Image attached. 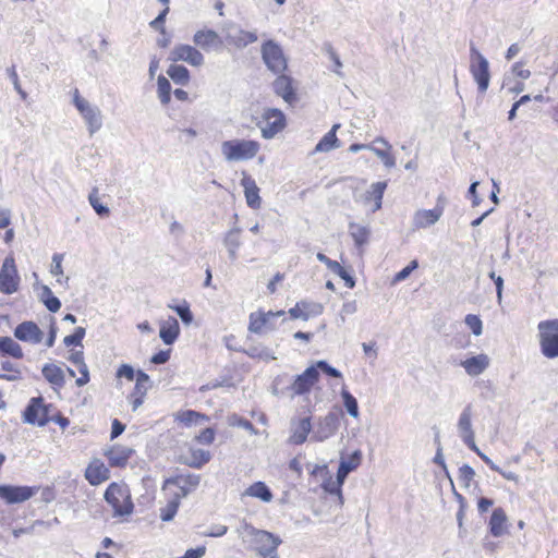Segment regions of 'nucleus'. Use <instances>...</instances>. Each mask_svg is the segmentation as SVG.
<instances>
[{"label":"nucleus","instance_id":"0e129e2a","mask_svg":"<svg viewBox=\"0 0 558 558\" xmlns=\"http://www.w3.org/2000/svg\"><path fill=\"white\" fill-rule=\"evenodd\" d=\"M264 316H265V328L274 329L275 325L272 324V319L278 318V317H284L286 312L284 311H277V312L268 311V312H264Z\"/></svg>","mask_w":558,"mask_h":558},{"label":"nucleus","instance_id":"a18cd8bd","mask_svg":"<svg viewBox=\"0 0 558 558\" xmlns=\"http://www.w3.org/2000/svg\"><path fill=\"white\" fill-rule=\"evenodd\" d=\"M180 505L179 495L170 500L166 507L160 509V519L165 522L171 521L177 514Z\"/></svg>","mask_w":558,"mask_h":558},{"label":"nucleus","instance_id":"20e7f679","mask_svg":"<svg viewBox=\"0 0 558 558\" xmlns=\"http://www.w3.org/2000/svg\"><path fill=\"white\" fill-rule=\"evenodd\" d=\"M73 105L84 119L90 135L101 129L102 114L100 109L96 105H93L87 99L83 98L80 95L78 89H75L73 93Z\"/></svg>","mask_w":558,"mask_h":558},{"label":"nucleus","instance_id":"8fccbe9b","mask_svg":"<svg viewBox=\"0 0 558 558\" xmlns=\"http://www.w3.org/2000/svg\"><path fill=\"white\" fill-rule=\"evenodd\" d=\"M86 330L84 327H76L72 335L64 337L63 343L65 347L82 345V340L85 337Z\"/></svg>","mask_w":558,"mask_h":558},{"label":"nucleus","instance_id":"3c124183","mask_svg":"<svg viewBox=\"0 0 558 558\" xmlns=\"http://www.w3.org/2000/svg\"><path fill=\"white\" fill-rule=\"evenodd\" d=\"M307 305H308V302H305V301H301L299 303H296V305L292 308L289 310V315L292 319H303V320H307L308 319V313L305 312V308H307Z\"/></svg>","mask_w":558,"mask_h":558},{"label":"nucleus","instance_id":"09e8293b","mask_svg":"<svg viewBox=\"0 0 558 558\" xmlns=\"http://www.w3.org/2000/svg\"><path fill=\"white\" fill-rule=\"evenodd\" d=\"M169 308L173 310L179 317L181 318L182 323L185 325H190L193 322V314L190 310V306L184 302L183 304L179 305H168Z\"/></svg>","mask_w":558,"mask_h":558},{"label":"nucleus","instance_id":"a211bd4d","mask_svg":"<svg viewBox=\"0 0 558 558\" xmlns=\"http://www.w3.org/2000/svg\"><path fill=\"white\" fill-rule=\"evenodd\" d=\"M109 469L99 459H95L89 463L85 471V477L90 485H99L109 478Z\"/></svg>","mask_w":558,"mask_h":558},{"label":"nucleus","instance_id":"e433bc0d","mask_svg":"<svg viewBox=\"0 0 558 558\" xmlns=\"http://www.w3.org/2000/svg\"><path fill=\"white\" fill-rule=\"evenodd\" d=\"M387 187L386 182L373 183L366 192V201L373 199L375 202L373 211L380 209L384 192Z\"/></svg>","mask_w":558,"mask_h":558},{"label":"nucleus","instance_id":"49530a36","mask_svg":"<svg viewBox=\"0 0 558 558\" xmlns=\"http://www.w3.org/2000/svg\"><path fill=\"white\" fill-rule=\"evenodd\" d=\"M88 201L90 206L94 208V210L99 215L100 217H107L110 213L108 206L101 204L99 202L98 197V190L94 189L90 194L88 195Z\"/></svg>","mask_w":558,"mask_h":558},{"label":"nucleus","instance_id":"72a5a7b5","mask_svg":"<svg viewBox=\"0 0 558 558\" xmlns=\"http://www.w3.org/2000/svg\"><path fill=\"white\" fill-rule=\"evenodd\" d=\"M375 144H379L377 149H374V154L381 160L387 168H392L396 165L395 158L390 155L389 150L391 146L383 137H377L374 141Z\"/></svg>","mask_w":558,"mask_h":558},{"label":"nucleus","instance_id":"603ef678","mask_svg":"<svg viewBox=\"0 0 558 558\" xmlns=\"http://www.w3.org/2000/svg\"><path fill=\"white\" fill-rule=\"evenodd\" d=\"M465 324L472 330L475 336H480L483 331V324L480 316L469 314L465 316Z\"/></svg>","mask_w":558,"mask_h":558},{"label":"nucleus","instance_id":"13d9d810","mask_svg":"<svg viewBox=\"0 0 558 558\" xmlns=\"http://www.w3.org/2000/svg\"><path fill=\"white\" fill-rule=\"evenodd\" d=\"M315 367L317 371L320 369L330 377H333V378L342 377V374L340 373V371H338L336 367L329 365L325 360L317 361Z\"/></svg>","mask_w":558,"mask_h":558},{"label":"nucleus","instance_id":"a878e982","mask_svg":"<svg viewBox=\"0 0 558 558\" xmlns=\"http://www.w3.org/2000/svg\"><path fill=\"white\" fill-rule=\"evenodd\" d=\"M460 365L470 376H477L488 367L489 359L486 354H478L461 361Z\"/></svg>","mask_w":558,"mask_h":558},{"label":"nucleus","instance_id":"9b49d317","mask_svg":"<svg viewBox=\"0 0 558 558\" xmlns=\"http://www.w3.org/2000/svg\"><path fill=\"white\" fill-rule=\"evenodd\" d=\"M338 427L339 414L337 412H329L318 420L312 439L315 441H324L335 435Z\"/></svg>","mask_w":558,"mask_h":558},{"label":"nucleus","instance_id":"bf43d9fd","mask_svg":"<svg viewBox=\"0 0 558 558\" xmlns=\"http://www.w3.org/2000/svg\"><path fill=\"white\" fill-rule=\"evenodd\" d=\"M168 13H169V7H166L158 14V16L149 23L150 27L154 28L155 31H158L163 34L165 33V21H166Z\"/></svg>","mask_w":558,"mask_h":558},{"label":"nucleus","instance_id":"ea45409f","mask_svg":"<svg viewBox=\"0 0 558 558\" xmlns=\"http://www.w3.org/2000/svg\"><path fill=\"white\" fill-rule=\"evenodd\" d=\"M157 85H158L157 93H158V97L160 99V102L162 105H168L170 102V99H171V84H170V82L163 75H159L158 80H157Z\"/></svg>","mask_w":558,"mask_h":558},{"label":"nucleus","instance_id":"4468645a","mask_svg":"<svg viewBox=\"0 0 558 558\" xmlns=\"http://www.w3.org/2000/svg\"><path fill=\"white\" fill-rule=\"evenodd\" d=\"M458 427L464 444L478 454L481 451L477 449L474 440V432L472 429V407L470 404L466 405L460 414Z\"/></svg>","mask_w":558,"mask_h":558},{"label":"nucleus","instance_id":"9d476101","mask_svg":"<svg viewBox=\"0 0 558 558\" xmlns=\"http://www.w3.org/2000/svg\"><path fill=\"white\" fill-rule=\"evenodd\" d=\"M19 276L14 258L9 256L4 259L0 270V292L12 294L17 290Z\"/></svg>","mask_w":558,"mask_h":558},{"label":"nucleus","instance_id":"c9c22d12","mask_svg":"<svg viewBox=\"0 0 558 558\" xmlns=\"http://www.w3.org/2000/svg\"><path fill=\"white\" fill-rule=\"evenodd\" d=\"M167 75L179 85H187L190 82V71L184 65L171 64L167 69Z\"/></svg>","mask_w":558,"mask_h":558},{"label":"nucleus","instance_id":"37998d69","mask_svg":"<svg viewBox=\"0 0 558 558\" xmlns=\"http://www.w3.org/2000/svg\"><path fill=\"white\" fill-rule=\"evenodd\" d=\"M177 420L180 422L186 424V425H193V424H199L202 421H206L207 416L204 414H201L193 410H186L183 412H180L177 415Z\"/></svg>","mask_w":558,"mask_h":558},{"label":"nucleus","instance_id":"423d86ee","mask_svg":"<svg viewBox=\"0 0 558 558\" xmlns=\"http://www.w3.org/2000/svg\"><path fill=\"white\" fill-rule=\"evenodd\" d=\"M257 125L264 138H274L286 128V116L281 110L276 108L265 109Z\"/></svg>","mask_w":558,"mask_h":558},{"label":"nucleus","instance_id":"aec40b11","mask_svg":"<svg viewBox=\"0 0 558 558\" xmlns=\"http://www.w3.org/2000/svg\"><path fill=\"white\" fill-rule=\"evenodd\" d=\"M132 453L133 450L131 448L122 445H114L104 452L111 466H124Z\"/></svg>","mask_w":558,"mask_h":558},{"label":"nucleus","instance_id":"58836bf2","mask_svg":"<svg viewBox=\"0 0 558 558\" xmlns=\"http://www.w3.org/2000/svg\"><path fill=\"white\" fill-rule=\"evenodd\" d=\"M210 452L204 449H192L191 450V460L187 464L191 468L201 469L204 464H206L210 460Z\"/></svg>","mask_w":558,"mask_h":558},{"label":"nucleus","instance_id":"c85d7f7f","mask_svg":"<svg viewBox=\"0 0 558 558\" xmlns=\"http://www.w3.org/2000/svg\"><path fill=\"white\" fill-rule=\"evenodd\" d=\"M246 496L257 498L264 502H270L274 498L270 488L262 481L253 483L242 493V498Z\"/></svg>","mask_w":558,"mask_h":558},{"label":"nucleus","instance_id":"864d4df0","mask_svg":"<svg viewBox=\"0 0 558 558\" xmlns=\"http://www.w3.org/2000/svg\"><path fill=\"white\" fill-rule=\"evenodd\" d=\"M175 482L178 484H183L193 490L199 485L201 476L197 474L180 475L177 477Z\"/></svg>","mask_w":558,"mask_h":558},{"label":"nucleus","instance_id":"1a4fd4ad","mask_svg":"<svg viewBox=\"0 0 558 558\" xmlns=\"http://www.w3.org/2000/svg\"><path fill=\"white\" fill-rule=\"evenodd\" d=\"M24 422L31 425L45 426L48 417V405L41 397L32 398L23 413Z\"/></svg>","mask_w":558,"mask_h":558},{"label":"nucleus","instance_id":"c756f323","mask_svg":"<svg viewBox=\"0 0 558 558\" xmlns=\"http://www.w3.org/2000/svg\"><path fill=\"white\" fill-rule=\"evenodd\" d=\"M45 379L53 387L62 388L65 384L64 371L52 363L45 364L41 369Z\"/></svg>","mask_w":558,"mask_h":558},{"label":"nucleus","instance_id":"7c9ffc66","mask_svg":"<svg viewBox=\"0 0 558 558\" xmlns=\"http://www.w3.org/2000/svg\"><path fill=\"white\" fill-rule=\"evenodd\" d=\"M340 128V124H333L331 130L327 132L323 138L317 143L315 147L316 153H327L340 146L339 140L336 135L337 130Z\"/></svg>","mask_w":558,"mask_h":558},{"label":"nucleus","instance_id":"79ce46f5","mask_svg":"<svg viewBox=\"0 0 558 558\" xmlns=\"http://www.w3.org/2000/svg\"><path fill=\"white\" fill-rule=\"evenodd\" d=\"M265 329L264 311H257L250 314L248 330L253 333H262Z\"/></svg>","mask_w":558,"mask_h":558},{"label":"nucleus","instance_id":"f8f14e48","mask_svg":"<svg viewBox=\"0 0 558 558\" xmlns=\"http://www.w3.org/2000/svg\"><path fill=\"white\" fill-rule=\"evenodd\" d=\"M169 59L173 62L184 61L193 66H201L204 64L203 53L190 45H177L171 50Z\"/></svg>","mask_w":558,"mask_h":558},{"label":"nucleus","instance_id":"a19ab883","mask_svg":"<svg viewBox=\"0 0 558 558\" xmlns=\"http://www.w3.org/2000/svg\"><path fill=\"white\" fill-rule=\"evenodd\" d=\"M341 398L343 400V405L349 413L350 416L356 418L359 417V404L357 400L353 395H351L347 389L341 390Z\"/></svg>","mask_w":558,"mask_h":558},{"label":"nucleus","instance_id":"2eb2a0df","mask_svg":"<svg viewBox=\"0 0 558 558\" xmlns=\"http://www.w3.org/2000/svg\"><path fill=\"white\" fill-rule=\"evenodd\" d=\"M14 337L21 341L37 344L43 341L44 332L36 323L27 320L15 327Z\"/></svg>","mask_w":558,"mask_h":558},{"label":"nucleus","instance_id":"412c9836","mask_svg":"<svg viewBox=\"0 0 558 558\" xmlns=\"http://www.w3.org/2000/svg\"><path fill=\"white\" fill-rule=\"evenodd\" d=\"M180 335V325L177 318L170 316L160 324L159 337L167 345L175 342Z\"/></svg>","mask_w":558,"mask_h":558},{"label":"nucleus","instance_id":"680f3d73","mask_svg":"<svg viewBox=\"0 0 558 558\" xmlns=\"http://www.w3.org/2000/svg\"><path fill=\"white\" fill-rule=\"evenodd\" d=\"M62 260H63L62 254H59V253L53 254L52 265H51V270H50V272L53 276H62L63 275Z\"/></svg>","mask_w":558,"mask_h":558},{"label":"nucleus","instance_id":"0eeeda50","mask_svg":"<svg viewBox=\"0 0 558 558\" xmlns=\"http://www.w3.org/2000/svg\"><path fill=\"white\" fill-rule=\"evenodd\" d=\"M262 58L267 69L275 74L283 73L287 59L281 47L274 40H267L262 46Z\"/></svg>","mask_w":558,"mask_h":558},{"label":"nucleus","instance_id":"4be33fe9","mask_svg":"<svg viewBox=\"0 0 558 558\" xmlns=\"http://www.w3.org/2000/svg\"><path fill=\"white\" fill-rule=\"evenodd\" d=\"M489 532L495 537H500L508 532V518L502 508H496L488 522Z\"/></svg>","mask_w":558,"mask_h":558},{"label":"nucleus","instance_id":"f3484780","mask_svg":"<svg viewBox=\"0 0 558 558\" xmlns=\"http://www.w3.org/2000/svg\"><path fill=\"white\" fill-rule=\"evenodd\" d=\"M193 41L205 51L218 49L222 44L217 32L213 29L197 31L193 36Z\"/></svg>","mask_w":558,"mask_h":558},{"label":"nucleus","instance_id":"f704fd0d","mask_svg":"<svg viewBox=\"0 0 558 558\" xmlns=\"http://www.w3.org/2000/svg\"><path fill=\"white\" fill-rule=\"evenodd\" d=\"M0 353L14 359H22L24 355L21 345L10 337H0Z\"/></svg>","mask_w":558,"mask_h":558},{"label":"nucleus","instance_id":"393cba45","mask_svg":"<svg viewBox=\"0 0 558 558\" xmlns=\"http://www.w3.org/2000/svg\"><path fill=\"white\" fill-rule=\"evenodd\" d=\"M272 86L275 93L278 96L282 97L286 102L292 104L296 99L294 89L292 87V80L290 76L283 74L279 75L275 80Z\"/></svg>","mask_w":558,"mask_h":558},{"label":"nucleus","instance_id":"f03ea898","mask_svg":"<svg viewBox=\"0 0 558 558\" xmlns=\"http://www.w3.org/2000/svg\"><path fill=\"white\" fill-rule=\"evenodd\" d=\"M537 329L542 354L547 359L558 357V318L539 322Z\"/></svg>","mask_w":558,"mask_h":558},{"label":"nucleus","instance_id":"052dcab7","mask_svg":"<svg viewBox=\"0 0 558 558\" xmlns=\"http://www.w3.org/2000/svg\"><path fill=\"white\" fill-rule=\"evenodd\" d=\"M343 484H340L339 481L337 480L336 482H328V483H325L323 485L324 489L331 494V495H337L338 498H339V504L340 505H343V497H342V492H341V486Z\"/></svg>","mask_w":558,"mask_h":558},{"label":"nucleus","instance_id":"39448f33","mask_svg":"<svg viewBox=\"0 0 558 558\" xmlns=\"http://www.w3.org/2000/svg\"><path fill=\"white\" fill-rule=\"evenodd\" d=\"M470 72L481 93H485L489 86L490 73L486 58L475 48L470 49Z\"/></svg>","mask_w":558,"mask_h":558},{"label":"nucleus","instance_id":"de8ad7c7","mask_svg":"<svg viewBox=\"0 0 558 558\" xmlns=\"http://www.w3.org/2000/svg\"><path fill=\"white\" fill-rule=\"evenodd\" d=\"M329 270H331L333 274L338 275L341 279H343L348 288H354V278L337 260L330 264Z\"/></svg>","mask_w":558,"mask_h":558},{"label":"nucleus","instance_id":"f257e3e1","mask_svg":"<svg viewBox=\"0 0 558 558\" xmlns=\"http://www.w3.org/2000/svg\"><path fill=\"white\" fill-rule=\"evenodd\" d=\"M259 149L260 144L254 140H229L221 144V154L228 162L251 160Z\"/></svg>","mask_w":558,"mask_h":558},{"label":"nucleus","instance_id":"4c0bfd02","mask_svg":"<svg viewBox=\"0 0 558 558\" xmlns=\"http://www.w3.org/2000/svg\"><path fill=\"white\" fill-rule=\"evenodd\" d=\"M1 369L5 372L3 374H0L1 379H5L8 381H19L22 379L20 368L10 361H2Z\"/></svg>","mask_w":558,"mask_h":558},{"label":"nucleus","instance_id":"4d7b16f0","mask_svg":"<svg viewBox=\"0 0 558 558\" xmlns=\"http://www.w3.org/2000/svg\"><path fill=\"white\" fill-rule=\"evenodd\" d=\"M475 476V472L472 466L464 464L459 469V480L465 486H469Z\"/></svg>","mask_w":558,"mask_h":558},{"label":"nucleus","instance_id":"c03bdc74","mask_svg":"<svg viewBox=\"0 0 558 558\" xmlns=\"http://www.w3.org/2000/svg\"><path fill=\"white\" fill-rule=\"evenodd\" d=\"M478 456L488 465V468L492 471L499 473L505 480L512 481V482L519 481V476L515 473L507 472V471L502 470L501 468L496 465L487 456H485L482 452H478Z\"/></svg>","mask_w":558,"mask_h":558},{"label":"nucleus","instance_id":"ddd939ff","mask_svg":"<svg viewBox=\"0 0 558 558\" xmlns=\"http://www.w3.org/2000/svg\"><path fill=\"white\" fill-rule=\"evenodd\" d=\"M319 372L314 365L307 367L302 374L298 375L291 385L294 395H304L311 391L312 387L318 381Z\"/></svg>","mask_w":558,"mask_h":558},{"label":"nucleus","instance_id":"69168bd1","mask_svg":"<svg viewBox=\"0 0 558 558\" xmlns=\"http://www.w3.org/2000/svg\"><path fill=\"white\" fill-rule=\"evenodd\" d=\"M357 311V305L355 301H348L342 304L340 317L341 320H345V315H352Z\"/></svg>","mask_w":558,"mask_h":558},{"label":"nucleus","instance_id":"dca6fc26","mask_svg":"<svg viewBox=\"0 0 558 558\" xmlns=\"http://www.w3.org/2000/svg\"><path fill=\"white\" fill-rule=\"evenodd\" d=\"M34 495V489L29 486H0V498L8 504H17L28 500Z\"/></svg>","mask_w":558,"mask_h":558},{"label":"nucleus","instance_id":"473e14b6","mask_svg":"<svg viewBox=\"0 0 558 558\" xmlns=\"http://www.w3.org/2000/svg\"><path fill=\"white\" fill-rule=\"evenodd\" d=\"M349 233L357 248H361L368 242L371 231L367 226L355 222L349 223Z\"/></svg>","mask_w":558,"mask_h":558},{"label":"nucleus","instance_id":"bb28decb","mask_svg":"<svg viewBox=\"0 0 558 558\" xmlns=\"http://www.w3.org/2000/svg\"><path fill=\"white\" fill-rule=\"evenodd\" d=\"M446 198L439 195L437 203L433 209L421 211V228H426L434 225L442 216L445 210Z\"/></svg>","mask_w":558,"mask_h":558},{"label":"nucleus","instance_id":"338daca9","mask_svg":"<svg viewBox=\"0 0 558 558\" xmlns=\"http://www.w3.org/2000/svg\"><path fill=\"white\" fill-rule=\"evenodd\" d=\"M196 439L201 444L210 445L215 440V432L213 428H205Z\"/></svg>","mask_w":558,"mask_h":558},{"label":"nucleus","instance_id":"2f4dec72","mask_svg":"<svg viewBox=\"0 0 558 558\" xmlns=\"http://www.w3.org/2000/svg\"><path fill=\"white\" fill-rule=\"evenodd\" d=\"M242 230L239 227L230 229L223 239V244L228 250V254L231 260L236 258V251L241 245L240 234Z\"/></svg>","mask_w":558,"mask_h":558},{"label":"nucleus","instance_id":"b1692460","mask_svg":"<svg viewBox=\"0 0 558 558\" xmlns=\"http://www.w3.org/2000/svg\"><path fill=\"white\" fill-rule=\"evenodd\" d=\"M257 34L255 32H247L241 28H234L231 29L227 34V41L230 45H233L234 47L241 49L246 47L250 44H253L257 40Z\"/></svg>","mask_w":558,"mask_h":558},{"label":"nucleus","instance_id":"cd10ccee","mask_svg":"<svg viewBox=\"0 0 558 558\" xmlns=\"http://www.w3.org/2000/svg\"><path fill=\"white\" fill-rule=\"evenodd\" d=\"M312 430L311 417H303L296 424H292V435L290 442L294 445H302L306 441L308 434Z\"/></svg>","mask_w":558,"mask_h":558},{"label":"nucleus","instance_id":"6e6552de","mask_svg":"<svg viewBox=\"0 0 558 558\" xmlns=\"http://www.w3.org/2000/svg\"><path fill=\"white\" fill-rule=\"evenodd\" d=\"M251 535L256 536V541L260 544L257 551L263 558H270L278 555V546L282 543L281 538L268 531L256 530L255 527L245 524Z\"/></svg>","mask_w":558,"mask_h":558},{"label":"nucleus","instance_id":"6e6d98bb","mask_svg":"<svg viewBox=\"0 0 558 558\" xmlns=\"http://www.w3.org/2000/svg\"><path fill=\"white\" fill-rule=\"evenodd\" d=\"M417 267V259H413L407 267H404L402 270L396 274L395 278L392 279V283L405 280L411 275V272Z\"/></svg>","mask_w":558,"mask_h":558},{"label":"nucleus","instance_id":"5701e85b","mask_svg":"<svg viewBox=\"0 0 558 558\" xmlns=\"http://www.w3.org/2000/svg\"><path fill=\"white\" fill-rule=\"evenodd\" d=\"M361 460H362V453L360 450H355L348 458H341L339 468L337 471V478L340 484H343L347 476L361 464Z\"/></svg>","mask_w":558,"mask_h":558},{"label":"nucleus","instance_id":"e2e57ef3","mask_svg":"<svg viewBox=\"0 0 558 558\" xmlns=\"http://www.w3.org/2000/svg\"><path fill=\"white\" fill-rule=\"evenodd\" d=\"M148 383H149V376L141 369L137 371L136 372V384H135L134 391L142 392L144 390V388H147L145 385Z\"/></svg>","mask_w":558,"mask_h":558},{"label":"nucleus","instance_id":"7ed1b4c3","mask_svg":"<svg viewBox=\"0 0 558 558\" xmlns=\"http://www.w3.org/2000/svg\"><path fill=\"white\" fill-rule=\"evenodd\" d=\"M105 500L113 508L114 515H126L133 511V502L129 489L117 483H111L105 492Z\"/></svg>","mask_w":558,"mask_h":558},{"label":"nucleus","instance_id":"6ab92c4d","mask_svg":"<svg viewBox=\"0 0 558 558\" xmlns=\"http://www.w3.org/2000/svg\"><path fill=\"white\" fill-rule=\"evenodd\" d=\"M241 185L244 189V195L248 207L257 209L260 207L262 199L259 197V187L256 185L251 175L243 172Z\"/></svg>","mask_w":558,"mask_h":558},{"label":"nucleus","instance_id":"5fc2aeb1","mask_svg":"<svg viewBox=\"0 0 558 558\" xmlns=\"http://www.w3.org/2000/svg\"><path fill=\"white\" fill-rule=\"evenodd\" d=\"M247 355L251 357H259L263 360H275L276 356L267 348L251 347L246 350Z\"/></svg>","mask_w":558,"mask_h":558},{"label":"nucleus","instance_id":"774afa93","mask_svg":"<svg viewBox=\"0 0 558 558\" xmlns=\"http://www.w3.org/2000/svg\"><path fill=\"white\" fill-rule=\"evenodd\" d=\"M135 375L134 368L129 364H122L117 371V377H124L129 380H133Z\"/></svg>","mask_w":558,"mask_h":558}]
</instances>
